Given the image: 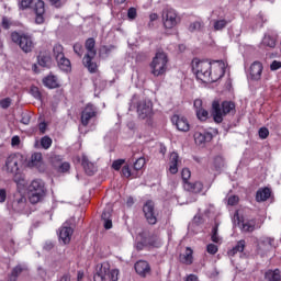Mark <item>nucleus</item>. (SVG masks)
<instances>
[{
    "label": "nucleus",
    "mask_w": 281,
    "mask_h": 281,
    "mask_svg": "<svg viewBox=\"0 0 281 281\" xmlns=\"http://www.w3.org/2000/svg\"><path fill=\"white\" fill-rule=\"evenodd\" d=\"M225 69H227V64L223 60H192V71L198 80L201 82H216L225 76Z\"/></svg>",
    "instance_id": "f257e3e1"
},
{
    "label": "nucleus",
    "mask_w": 281,
    "mask_h": 281,
    "mask_svg": "<svg viewBox=\"0 0 281 281\" xmlns=\"http://www.w3.org/2000/svg\"><path fill=\"white\" fill-rule=\"evenodd\" d=\"M5 168L11 175H14V181L19 188H25L27 181L25 176L21 173V168H23V156L21 154H12L7 158Z\"/></svg>",
    "instance_id": "f03ea898"
},
{
    "label": "nucleus",
    "mask_w": 281,
    "mask_h": 281,
    "mask_svg": "<svg viewBox=\"0 0 281 281\" xmlns=\"http://www.w3.org/2000/svg\"><path fill=\"white\" fill-rule=\"evenodd\" d=\"M27 196L30 203L36 205L41 203L47 196V189H45V182L41 179L33 180L27 187Z\"/></svg>",
    "instance_id": "7ed1b4c3"
},
{
    "label": "nucleus",
    "mask_w": 281,
    "mask_h": 281,
    "mask_svg": "<svg viewBox=\"0 0 281 281\" xmlns=\"http://www.w3.org/2000/svg\"><path fill=\"white\" fill-rule=\"evenodd\" d=\"M33 10L35 13V23L43 25L45 23V2L43 0H21V10Z\"/></svg>",
    "instance_id": "20e7f679"
},
{
    "label": "nucleus",
    "mask_w": 281,
    "mask_h": 281,
    "mask_svg": "<svg viewBox=\"0 0 281 281\" xmlns=\"http://www.w3.org/2000/svg\"><path fill=\"white\" fill-rule=\"evenodd\" d=\"M229 113H236V104H234V102L224 101L218 103V101H213L212 115L216 124H221L223 122V117H225V115H229Z\"/></svg>",
    "instance_id": "39448f33"
},
{
    "label": "nucleus",
    "mask_w": 281,
    "mask_h": 281,
    "mask_svg": "<svg viewBox=\"0 0 281 281\" xmlns=\"http://www.w3.org/2000/svg\"><path fill=\"white\" fill-rule=\"evenodd\" d=\"M120 270H111L109 262H103L97 266L94 281H117Z\"/></svg>",
    "instance_id": "423d86ee"
},
{
    "label": "nucleus",
    "mask_w": 281,
    "mask_h": 281,
    "mask_svg": "<svg viewBox=\"0 0 281 281\" xmlns=\"http://www.w3.org/2000/svg\"><path fill=\"white\" fill-rule=\"evenodd\" d=\"M150 69L153 76H164L168 70V55L164 52H157L150 63Z\"/></svg>",
    "instance_id": "0eeeda50"
},
{
    "label": "nucleus",
    "mask_w": 281,
    "mask_h": 281,
    "mask_svg": "<svg viewBox=\"0 0 281 281\" xmlns=\"http://www.w3.org/2000/svg\"><path fill=\"white\" fill-rule=\"evenodd\" d=\"M86 49H87V55L83 57V65L87 67L88 71L90 74H95L98 69V64L93 63V58L95 57V40L93 38H88L86 41Z\"/></svg>",
    "instance_id": "6e6552de"
},
{
    "label": "nucleus",
    "mask_w": 281,
    "mask_h": 281,
    "mask_svg": "<svg viewBox=\"0 0 281 281\" xmlns=\"http://www.w3.org/2000/svg\"><path fill=\"white\" fill-rule=\"evenodd\" d=\"M11 40L13 43H16V45H19V47L25 54H30V52L34 49V41L32 40V36L27 34H19L18 32H13L11 34Z\"/></svg>",
    "instance_id": "1a4fd4ad"
},
{
    "label": "nucleus",
    "mask_w": 281,
    "mask_h": 281,
    "mask_svg": "<svg viewBox=\"0 0 281 281\" xmlns=\"http://www.w3.org/2000/svg\"><path fill=\"white\" fill-rule=\"evenodd\" d=\"M162 23L166 30H173L179 23H181V18L175 9H166L162 12Z\"/></svg>",
    "instance_id": "9d476101"
},
{
    "label": "nucleus",
    "mask_w": 281,
    "mask_h": 281,
    "mask_svg": "<svg viewBox=\"0 0 281 281\" xmlns=\"http://www.w3.org/2000/svg\"><path fill=\"white\" fill-rule=\"evenodd\" d=\"M137 114L140 120H150L153 117V102L140 100L137 104Z\"/></svg>",
    "instance_id": "9b49d317"
},
{
    "label": "nucleus",
    "mask_w": 281,
    "mask_h": 281,
    "mask_svg": "<svg viewBox=\"0 0 281 281\" xmlns=\"http://www.w3.org/2000/svg\"><path fill=\"white\" fill-rule=\"evenodd\" d=\"M143 212L149 225H155L157 223V214L155 213V203L153 201H147L144 204Z\"/></svg>",
    "instance_id": "f8f14e48"
},
{
    "label": "nucleus",
    "mask_w": 281,
    "mask_h": 281,
    "mask_svg": "<svg viewBox=\"0 0 281 281\" xmlns=\"http://www.w3.org/2000/svg\"><path fill=\"white\" fill-rule=\"evenodd\" d=\"M75 164H80L81 161V166H83V170L86 171V175H89L90 177L95 175V165H93V162L89 161V158H87L86 155H82L81 158L80 156H77L75 158Z\"/></svg>",
    "instance_id": "ddd939ff"
},
{
    "label": "nucleus",
    "mask_w": 281,
    "mask_h": 281,
    "mask_svg": "<svg viewBox=\"0 0 281 281\" xmlns=\"http://www.w3.org/2000/svg\"><path fill=\"white\" fill-rule=\"evenodd\" d=\"M257 249L261 256H265L267 251H271L273 249V238L271 237H261L257 241Z\"/></svg>",
    "instance_id": "4468645a"
},
{
    "label": "nucleus",
    "mask_w": 281,
    "mask_h": 281,
    "mask_svg": "<svg viewBox=\"0 0 281 281\" xmlns=\"http://www.w3.org/2000/svg\"><path fill=\"white\" fill-rule=\"evenodd\" d=\"M27 200L25 196L21 195V193H16L14 195V200L11 204L8 205L9 210H13V212H23L25 210V205Z\"/></svg>",
    "instance_id": "2eb2a0df"
},
{
    "label": "nucleus",
    "mask_w": 281,
    "mask_h": 281,
    "mask_svg": "<svg viewBox=\"0 0 281 281\" xmlns=\"http://www.w3.org/2000/svg\"><path fill=\"white\" fill-rule=\"evenodd\" d=\"M236 221L241 232H254V229H256V222L247 221V220L240 221V216H238V212L234 214V223H236Z\"/></svg>",
    "instance_id": "dca6fc26"
},
{
    "label": "nucleus",
    "mask_w": 281,
    "mask_h": 281,
    "mask_svg": "<svg viewBox=\"0 0 281 281\" xmlns=\"http://www.w3.org/2000/svg\"><path fill=\"white\" fill-rule=\"evenodd\" d=\"M172 124L178 128V131H181L182 133H188L190 131V123L188 122V119L179 115H173L171 117Z\"/></svg>",
    "instance_id": "f3484780"
},
{
    "label": "nucleus",
    "mask_w": 281,
    "mask_h": 281,
    "mask_svg": "<svg viewBox=\"0 0 281 281\" xmlns=\"http://www.w3.org/2000/svg\"><path fill=\"white\" fill-rule=\"evenodd\" d=\"M71 236H74V228L64 224L59 229V240L64 245H69L71 243Z\"/></svg>",
    "instance_id": "a211bd4d"
},
{
    "label": "nucleus",
    "mask_w": 281,
    "mask_h": 281,
    "mask_svg": "<svg viewBox=\"0 0 281 281\" xmlns=\"http://www.w3.org/2000/svg\"><path fill=\"white\" fill-rule=\"evenodd\" d=\"M95 106H93V104H88L85 110L81 113V123L83 124V126H87V124H89V121L92 117H95Z\"/></svg>",
    "instance_id": "6ab92c4d"
},
{
    "label": "nucleus",
    "mask_w": 281,
    "mask_h": 281,
    "mask_svg": "<svg viewBox=\"0 0 281 281\" xmlns=\"http://www.w3.org/2000/svg\"><path fill=\"white\" fill-rule=\"evenodd\" d=\"M262 63L255 61L250 65L249 76L251 80H260L262 78Z\"/></svg>",
    "instance_id": "aec40b11"
},
{
    "label": "nucleus",
    "mask_w": 281,
    "mask_h": 281,
    "mask_svg": "<svg viewBox=\"0 0 281 281\" xmlns=\"http://www.w3.org/2000/svg\"><path fill=\"white\" fill-rule=\"evenodd\" d=\"M212 133L202 131L195 132L194 134V142L198 146H203V144H207V142H212Z\"/></svg>",
    "instance_id": "412c9836"
},
{
    "label": "nucleus",
    "mask_w": 281,
    "mask_h": 281,
    "mask_svg": "<svg viewBox=\"0 0 281 281\" xmlns=\"http://www.w3.org/2000/svg\"><path fill=\"white\" fill-rule=\"evenodd\" d=\"M179 154L171 153L169 156V172L170 175H177L179 172Z\"/></svg>",
    "instance_id": "4be33fe9"
},
{
    "label": "nucleus",
    "mask_w": 281,
    "mask_h": 281,
    "mask_svg": "<svg viewBox=\"0 0 281 281\" xmlns=\"http://www.w3.org/2000/svg\"><path fill=\"white\" fill-rule=\"evenodd\" d=\"M44 87H47V89H58L60 87V81L58 80V77L54 75H48L43 79Z\"/></svg>",
    "instance_id": "5701e85b"
},
{
    "label": "nucleus",
    "mask_w": 281,
    "mask_h": 281,
    "mask_svg": "<svg viewBox=\"0 0 281 281\" xmlns=\"http://www.w3.org/2000/svg\"><path fill=\"white\" fill-rule=\"evenodd\" d=\"M135 271L142 278H146L150 273V266L146 261H138L135 263Z\"/></svg>",
    "instance_id": "b1692460"
},
{
    "label": "nucleus",
    "mask_w": 281,
    "mask_h": 281,
    "mask_svg": "<svg viewBox=\"0 0 281 281\" xmlns=\"http://www.w3.org/2000/svg\"><path fill=\"white\" fill-rule=\"evenodd\" d=\"M111 207H108L103 211L101 218L103 221V227L105 229H111L113 227V221L111 220Z\"/></svg>",
    "instance_id": "393cba45"
},
{
    "label": "nucleus",
    "mask_w": 281,
    "mask_h": 281,
    "mask_svg": "<svg viewBox=\"0 0 281 281\" xmlns=\"http://www.w3.org/2000/svg\"><path fill=\"white\" fill-rule=\"evenodd\" d=\"M270 196H271V189L269 188L259 189L256 194V201H258V203H262V201H267V199H269Z\"/></svg>",
    "instance_id": "a878e982"
},
{
    "label": "nucleus",
    "mask_w": 281,
    "mask_h": 281,
    "mask_svg": "<svg viewBox=\"0 0 281 281\" xmlns=\"http://www.w3.org/2000/svg\"><path fill=\"white\" fill-rule=\"evenodd\" d=\"M184 189L188 190L189 192H193L194 194H199V192L203 191V183H201L200 181L198 182H187L184 184Z\"/></svg>",
    "instance_id": "bb28decb"
},
{
    "label": "nucleus",
    "mask_w": 281,
    "mask_h": 281,
    "mask_svg": "<svg viewBox=\"0 0 281 281\" xmlns=\"http://www.w3.org/2000/svg\"><path fill=\"white\" fill-rule=\"evenodd\" d=\"M247 243L245 241V239L239 240L235 247H233L229 251H228V256H235L236 254H243V251H245V247H246Z\"/></svg>",
    "instance_id": "cd10ccee"
},
{
    "label": "nucleus",
    "mask_w": 281,
    "mask_h": 281,
    "mask_svg": "<svg viewBox=\"0 0 281 281\" xmlns=\"http://www.w3.org/2000/svg\"><path fill=\"white\" fill-rule=\"evenodd\" d=\"M193 251L190 247L186 249V252L180 255V262H183V265H192L194 258L192 257Z\"/></svg>",
    "instance_id": "c85d7f7f"
},
{
    "label": "nucleus",
    "mask_w": 281,
    "mask_h": 281,
    "mask_svg": "<svg viewBox=\"0 0 281 281\" xmlns=\"http://www.w3.org/2000/svg\"><path fill=\"white\" fill-rule=\"evenodd\" d=\"M30 166L33 168H41L43 166V154L35 153L31 156V162Z\"/></svg>",
    "instance_id": "c756f323"
},
{
    "label": "nucleus",
    "mask_w": 281,
    "mask_h": 281,
    "mask_svg": "<svg viewBox=\"0 0 281 281\" xmlns=\"http://www.w3.org/2000/svg\"><path fill=\"white\" fill-rule=\"evenodd\" d=\"M57 64L61 71H71V61L67 59L65 56L57 59Z\"/></svg>",
    "instance_id": "7c9ffc66"
},
{
    "label": "nucleus",
    "mask_w": 281,
    "mask_h": 281,
    "mask_svg": "<svg viewBox=\"0 0 281 281\" xmlns=\"http://www.w3.org/2000/svg\"><path fill=\"white\" fill-rule=\"evenodd\" d=\"M260 47H270V48L276 47V37L269 34H266L261 41Z\"/></svg>",
    "instance_id": "2f4dec72"
},
{
    "label": "nucleus",
    "mask_w": 281,
    "mask_h": 281,
    "mask_svg": "<svg viewBox=\"0 0 281 281\" xmlns=\"http://www.w3.org/2000/svg\"><path fill=\"white\" fill-rule=\"evenodd\" d=\"M38 65L41 67H50L52 66V57L47 54H40L37 57Z\"/></svg>",
    "instance_id": "473e14b6"
},
{
    "label": "nucleus",
    "mask_w": 281,
    "mask_h": 281,
    "mask_svg": "<svg viewBox=\"0 0 281 281\" xmlns=\"http://www.w3.org/2000/svg\"><path fill=\"white\" fill-rule=\"evenodd\" d=\"M265 278L267 281H281L280 270H269L266 272Z\"/></svg>",
    "instance_id": "72a5a7b5"
},
{
    "label": "nucleus",
    "mask_w": 281,
    "mask_h": 281,
    "mask_svg": "<svg viewBox=\"0 0 281 281\" xmlns=\"http://www.w3.org/2000/svg\"><path fill=\"white\" fill-rule=\"evenodd\" d=\"M211 240H212V243H215V245H221V243H223V238L221 236H218V225H215L212 228Z\"/></svg>",
    "instance_id": "f704fd0d"
},
{
    "label": "nucleus",
    "mask_w": 281,
    "mask_h": 281,
    "mask_svg": "<svg viewBox=\"0 0 281 281\" xmlns=\"http://www.w3.org/2000/svg\"><path fill=\"white\" fill-rule=\"evenodd\" d=\"M53 54L56 58V60L65 57V49L63 48V45L60 44H56L54 47H53Z\"/></svg>",
    "instance_id": "c9c22d12"
},
{
    "label": "nucleus",
    "mask_w": 281,
    "mask_h": 281,
    "mask_svg": "<svg viewBox=\"0 0 281 281\" xmlns=\"http://www.w3.org/2000/svg\"><path fill=\"white\" fill-rule=\"evenodd\" d=\"M227 21L226 20H214L213 21V27L215 32H221V30H225L227 27Z\"/></svg>",
    "instance_id": "e433bc0d"
},
{
    "label": "nucleus",
    "mask_w": 281,
    "mask_h": 281,
    "mask_svg": "<svg viewBox=\"0 0 281 281\" xmlns=\"http://www.w3.org/2000/svg\"><path fill=\"white\" fill-rule=\"evenodd\" d=\"M23 273V267L21 266H18L15 267L12 272H11V276L9 278V281H16V278H19V276Z\"/></svg>",
    "instance_id": "4c0bfd02"
},
{
    "label": "nucleus",
    "mask_w": 281,
    "mask_h": 281,
    "mask_svg": "<svg viewBox=\"0 0 281 281\" xmlns=\"http://www.w3.org/2000/svg\"><path fill=\"white\" fill-rule=\"evenodd\" d=\"M195 113H196V117L201 122H205V120H207V117L210 116V113L207 112V110H205L203 108L201 110H198Z\"/></svg>",
    "instance_id": "58836bf2"
},
{
    "label": "nucleus",
    "mask_w": 281,
    "mask_h": 281,
    "mask_svg": "<svg viewBox=\"0 0 281 281\" xmlns=\"http://www.w3.org/2000/svg\"><path fill=\"white\" fill-rule=\"evenodd\" d=\"M206 251L207 254H210L211 256H214L215 254L218 252V244H209L206 246Z\"/></svg>",
    "instance_id": "ea45409f"
},
{
    "label": "nucleus",
    "mask_w": 281,
    "mask_h": 281,
    "mask_svg": "<svg viewBox=\"0 0 281 281\" xmlns=\"http://www.w3.org/2000/svg\"><path fill=\"white\" fill-rule=\"evenodd\" d=\"M144 166H146V159H144V157H140L134 162V170H142Z\"/></svg>",
    "instance_id": "a19ab883"
},
{
    "label": "nucleus",
    "mask_w": 281,
    "mask_h": 281,
    "mask_svg": "<svg viewBox=\"0 0 281 281\" xmlns=\"http://www.w3.org/2000/svg\"><path fill=\"white\" fill-rule=\"evenodd\" d=\"M41 146L45 148V150H47V148L52 147V138H49V136H44L41 139Z\"/></svg>",
    "instance_id": "79ce46f5"
},
{
    "label": "nucleus",
    "mask_w": 281,
    "mask_h": 281,
    "mask_svg": "<svg viewBox=\"0 0 281 281\" xmlns=\"http://www.w3.org/2000/svg\"><path fill=\"white\" fill-rule=\"evenodd\" d=\"M214 165H215L216 170H221V168H223L225 166V160L223 159V157L217 156L214 159Z\"/></svg>",
    "instance_id": "37998d69"
},
{
    "label": "nucleus",
    "mask_w": 281,
    "mask_h": 281,
    "mask_svg": "<svg viewBox=\"0 0 281 281\" xmlns=\"http://www.w3.org/2000/svg\"><path fill=\"white\" fill-rule=\"evenodd\" d=\"M181 175H182V181H184V186H186V183H189L188 179L192 177V172H190V169L183 168Z\"/></svg>",
    "instance_id": "c03bdc74"
},
{
    "label": "nucleus",
    "mask_w": 281,
    "mask_h": 281,
    "mask_svg": "<svg viewBox=\"0 0 281 281\" xmlns=\"http://www.w3.org/2000/svg\"><path fill=\"white\" fill-rule=\"evenodd\" d=\"M31 94L33 95V98H35V100H41V90H38V87H31Z\"/></svg>",
    "instance_id": "a18cd8bd"
},
{
    "label": "nucleus",
    "mask_w": 281,
    "mask_h": 281,
    "mask_svg": "<svg viewBox=\"0 0 281 281\" xmlns=\"http://www.w3.org/2000/svg\"><path fill=\"white\" fill-rule=\"evenodd\" d=\"M71 168V166L69 165V162H63L57 167V170L59 172H68V170Z\"/></svg>",
    "instance_id": "49530a36"
},
{
    "label": "nucleus",
    "mask_w": 281,
    "mask_h": 281,
    "mask_svg": "<svg viewBox=\"0 0 281 281\" xmlns=\"http://www.w3.org/2000/svg\"><path fill=\"white\" fill-rule=\"evenodd\" d=\"M259 137L260 139H267V137H269V130L267 127H261L259 130Z\"/></svg>",
    "instance_id": "de8ad7c7"
},
{
    "label": "nucleus",
    "mask_w": 281,
    "mask_h": 281,
    "mask_svg": "<svg viewBox=\"0 0 281 281\" xmlns=\"http://www.w3.org/2000/svg\"><path fill=\"white\" fill-rule=\"evenodd\" d=\"M240 201V199L238 198V195H229L228 196V205H237V203Z\"/></svg>",
    "instance_id": "09e8293b"
},
{
    "label": "nucleus",
    "mask_w": 281,
    "mask_h": 281,
    "mask_svg": "<svg viewBox=\"0 0 281 281\" xmlns=\"http://www.w3.org/2000/svg\"><path fill=\"white\" fill-rule=\"evenodd\" d=\"M127 16L131 21H133L134 19H136L137 16V9L135 8H130L127 11Z\"/></svg>",
    "instance_id": "8fccbe9b"
},
{
    "label": "nucleus",
    "mask_w": 281,
    "mask_h": 281,
    "mask_svg": "<svg viewBox=\"0 0 281 281\" xmlns=\"http://www.w3.org/2000/svg\"><path fill=\"white\" fill-rule=\"evenodd\" d=\"M122 166H124V159L115 160V161L112 164V168H113L114 170H120V168H122Z\"/></svg>",
    "instance_id": "3c124183"
},
{
    "label": "nucleus",
    "mask_w": 281,
    "mask_h": 281,
    "mask_svg": "<svg viewBox=\"0 0 281 281\" xmlns=\"http://www.w3.org/2000/svg\"><path fill=\"white\" fill-rule=\"evenodd\" d=\"M193 106L195 109V113L201 111V109H203V101L201 99H196L193 103Z\"/></svg>",
    "instance_id": "603ef678"
},
{
    "label": "nucleus",
    "mask_w": 281,
    "mask_h": 281,
    "mask_svg": "<svg viewBox=\"0 0 281 281\" xmlns=\"http://www.w3.org/2000/svg\"><path fill=\"white\" fill-rule=\"evenodd\" d=\"M74 52L78 56H82V44H80V43L75 44L74 45Z\"/></svg>",
    "instance_id": "864d4df0"
},
{
    "label": "nucleus",
    "mask_w": 281,
    "mask_h": 281,
    "mask_svg": "<svg viewBox=\"0 0 281 281\" xmlns=\"http://www.w3.org/2000/svg\"><path fill=\"white\" fill-rule=\"evenodd\" d=\"M271 71H278V69H281V61L273 60L270 65Z\"/></svg>",
    "instance_id": "5fc2aeb1"
},
{
    "label": "nucleus",
    "mask_w": 281,
    "mask_h": 281,
    "mask_svg": "<svg viewBox=\"0 0 281 281\" xmlns=\"http://www.w3.org/2000/svg\"><path fill=\"white\" fill-rule=\"evenodd\" d=\"M10 104H12V100H10V98L0 101V105L2 109H8Z\"/></svg>",
    "instance_id": "6e6d98bb"
},
{
    "label": "nucleus",
    "mask_w": 281,
    "mask_h": 281,
    "mask_svg": "<svg viewBox=\"0 0 281 281\" xmlns=\"http://www.w3.org/2000/svg\"><path fill=\"white\" fill-rule=\"evenodd\" d=\"M190 32H194L195 30H201V22H193L189 26Z\"/></svg>",
    "instance_id": "4d7b16f0"
},
{
    "label": "nucleus",
    "mask_w": 281,
    "mask_h": 281,
    "mask_svg": "<svg viewBox=\"0 0 281 281\" xmlns=\"http://www.w3.org/2000/svg\"><path fill=\"white\" fill-rule=\"evenodd\" d=\"M5 199H8V192L5 189H0V203H4Z\"/></svg>",
    "instance_id": "13d9d810"
},
{
    "label": "nucleus",
    "mask_w": 281,
    "mask_h": 281,
    "mask_svg": "<svg viewBox=\"0 0 281 281\" xmlns=\"http://www.w3.org/2000/svg\"><path fill=\"white\" fill-rule=\"evenodd\" d=\"M122 175L123 177H126V178L131 177V168H128V166H124L122 168Z\"/></svg>",
    "instance_id": "bf43d9fd"
},
{
    "label": "nucleus",
    "mask_w": 281,
    "mask_h": 281,
    "mask_svg": "<svg viewBox=\"0 0 281 281\" xmlns=\"http://www.w3.org/2000/svg\"><path fill=\"white\" fill-rule=\"evenodd\" d=\"M21 144V138L19 136H13L11 139V146H19Z\"/></svg>",
    "instance_id": "052dcab7"
},
{
    "label": "nucleus",
    "mask_w": 281,
    "mask_h": 281,
    "mask_svg": "<svg viewBox=\"0 0 281 281\" xmlns=\"http://www.w3.org/2000/svg\"><path fill=\"white\" fill-rule=\"evenodd\" d=\"M2 27L4 30H10V20L8 18L2 19Z\"/></svg>",
    "instance_id": "680f3d73"
},
{
    "label": "nucleus",
    "mask_w": 281,
    "mask_h": 281,
    "mask_svg": "<svg viewBox=\"0 0 281 281\" xmlns=\"http://www.w3.org/2000/svg\"><path fill=\"white\" fill-rule=\"evenodd\" d=\"M38 128L41 133H45L47 131V123L45 122L40 123Z\"/></svg>",
    "instance_id": "e2e57ef3"
},
{
    "label": "nucleus",
    "mask_w": 281,
    "mask_h": 281,
    "mask_svg": "<svg viewBox=\"0 0 281 281\" xmlns=\"http://www.w3.org/2000/svg\"><path fill=\"white\" fill-rule=\"evenodd\" d=\"M157 19H159V15H157V13H151L149 15V21L153 23L154 21H157Z\"/></svg>",
    "instance_id": "0e129e2a"
},
{
    "label": "nucleus",
    "mask_w": 281,
    "mask_h": 281,
    "mask_svg": "<svg viewBox=\"0 0 281 281\" xmlns=\"http://www.w3.org/2000/svg\"><path fill=\"white\" fill-rule=\"evenodd\" d=\"M187 281H199V278L194 274H190L187 277Z\"/></svg>",
    "instance_id": "69168bd1"
},
{
    "label": "nucleus",
    "mask_w": 281,
    "mask_h": 281,
    "mask_svg": "<svg viewBox=\"0 0 281 281\" xmlns=\"http://www.w3.org/2000/svg\"><path fill=\"white\" fill-rule=\"evenodd\" d=\"M83 278H85V272L83 271H78L77 281H82Z\"/></svg>",
    "instance_id": "338daca9"
},
{
    "label": "nucleus",
    "mask_w": 281,
    "mask_h": 281,
    "mask_svg": "<svg viewBox=\"0 0 281 281\" xmlns=\"http://www.w3.org/2000/svg\"><path fill=\"white\" fill-rule=\"evenodd\" d=\"M22 124H30V116H23L22 120H21Z\"/></svg>",
    "instance_id": "774afa93"
}]
</instances>
